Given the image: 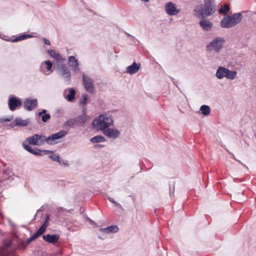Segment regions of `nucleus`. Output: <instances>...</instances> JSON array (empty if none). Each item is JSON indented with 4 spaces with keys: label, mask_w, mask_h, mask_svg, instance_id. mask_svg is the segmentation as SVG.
Returning a JSON list of instances; mask_svg holds the SVG:
<instances>
[{
    "label": "nucleus",
    "mask_w": 256,
    "mask_h": 256,
    "mask_svg": "<svg viewBox=\"0 0 256 256\" xmlns=\"http://www.w3.org/2000/svg\"><path fill=\"white\" fill-rule=\"evenodd\" d=\"M216 11V5L214 0H204V3L194 10L196 16L202 18L210 16Z\"/></svg>",
    "instance_id": "1"
},
{
    "label": "nucleus",
    "mask_w": 256,
    "mask_h": 256,
    "mask_svg": "<svg viewBox=\"0 0 256 256\" xmlns=\"http://www.w3.org/2000/svg\"><path fill=\"white\" fill-rule=\"evenodd\" d=\"M114 124L113 118L112 114L106 113L95 118L92 125L94 130L102 132Z\"/></svg>",
    "instance_id": "2"
},
{
    "label": "nucleus",
    "mask_w": 256,
    "mask_h": 256,
    "mask_svg": "<svg viewBox=\"0 0 256 256\" xmlns=\"http://www.w3.org/2000/svg\"><path fill=\"white\" fill-rule=\"evenodd\" d=\"M241 13H234L231 16H226L220 22V26L223 28H230L236 26L242 20Z\"/></svg>",
    "instance_id": "3"
},
{
    "label": "nucleus",
    "mask_w": 256,
    "mask_h": 256,
    "mask_svg": "<svg viewBox=\"0 0 256 256\" xmlns=\"http://www.w3.org/2000/svg\"><path fill=\"white\" fill-rule=\"evenodd\" d=\"M224 42V38L216 37L206 46V50L208 52H214L218 53L222 49Z\"/></svg>",
    "instance_id": "4"
},
{
    "label": "nucleus",
    "mask_w": 256,
    "mask_h": 256,
    "mask_svg": "<svg viewBox=\"0 0 256 256\" xmlns=\"http://www.w3.org/2000/svg\"><path fill=\"white\" fill-rule=\"evenodd\" d=\"M56 69L58 74L64 79L68 84H70L71 80V72L66 64L61 62H57Z\"/></svg>",
    "instance_id": "5"
},
{
    "label": "nucleus",
    "mask_w": 256,
    "mask_h": 256,
    "mask_svg": "<svg viewBox=\"0 0 256 256\" xmlns=\"http://www.w3.org/2000/svg\"><path fill=\"white\" fill-rule=\"evenodd\" d=\"M164 8L168 16H176L180 12V10L177 8L176 4L172 2H167L165 4Z\"/></svg>",
    "instance_id": "6"
},
{
    "label": "nucleus",
    "mask_w": 256,
    "mask_h": 256,
    "mask_svg": "<svg viewBox=\"0 0 256 256\" xmlns=\"http://www.w3.org/2000/svg\"><path fill=\"white\" fill-rule=\"evenodd\" d=\"M82 82L87 92L92 94L94 91V87L93 83V80L86 76L84 74H82Z\"/></svg>",
    "instance_id": "7"
},
{
    "label": "nucleus",
    "mask_w": 256,
    "mask_h": 256,
    "mask_svg": "<svg viewBox=\"0 0 256 256\" xmlns=\"http://www.w3.org/2000/svg\"><path fill=\"white\" fill-rule=\"evenodd\" d=\"M68 132L64 130H60L57 133L52 134L46 138V142L48 144H56V140L64 136Z\"/></svg>",
    "instance_id": "8"
},
{
    "label": "nucleus",
    "mask_w": 256,
    "mask_h": 256,
    "mask_svg": "<svg viewBox=\"0 0 256 256\" xmlns=\"http://www.w3.org/2000/svg\"><path fill=\"white\" fill-rule=\"evenodd\" d=\"M23 146L25 150L36 156H42L52 152L48 150H40L36 148H32L31 146L28 144H23Z\"/></svg>",
    "instance_id": "9"
},
{
    "label": "nucleus",
    "mask_w": 256,
    "mask_h": 256,
    "mask_svg": "<svg viewBox=\"0 0 256 256\" xmlns=\"http://www.w3.org/2000/svg\"><path fill=\"white\" fill-rule=\"evenodd\" d=\"M22 104L20 98L14 96H10L8 98V105L10 110L12 111L15 110L18 106Z\"/></svg>",
    "instance_id": "10"
},
{
    "label": "nucleus",
    "mask_w": 256,
    "mask_h": 256,
    "mask_svg": "<svg viewBox=\"0 0 256 256\" xmlns=\"http://www.w3.org/2000/svg\"><path fill=\"white\" fill-rule=\"evenodd\" d=\"M38 102L36 99L26 98L24 102V108L28 111H31L38 106Z\"/></svg>",
    "instance_id": "11"
},
{
    "label": "nucleus",
    "mask_w": 256,
    "mask_h": 256,
    "mask_svg": "<svg viewBox=\"0 0 256 256\" xmlns=\"http://www.w3.org/2000/svg\"><path fill=\"white\" fill-rule=\"evenodd\" d=\"M102 132L106 136L114 140L118 138L120 134V132L117 129L110 128L109 127Z\"/></svg>",
    "instance_id": "12"
},
{
    "label": "nucleus",
    "mask_w": 256,
    "mask_h": 256,
    "mask_svg": "<svg viewBox=\"0 0 256 256\" xmlns=\"http://www.w3.org/2000/svg\"><path fill=\"white\" fill-rule=\"evenodd\" d=\"M68 65L71 68V70L75 73L80 71L78 61L74 56H70L68 58Z\"/></svg>",
    "instance_id": "13"
},
{
    "label": "nucleus",
    "mask_w": 256,
    "mask_h": 256,
    "mask_svg": "<svg viewBox=\"0 0 256 256\" xmlns=\"http://www.w3.org/2000/svg\"><path fill=\"white\" fill-rule=\"evenodd\" d=\"M140 64L134 62L130 66H128L126 69V72L132 75L136 74L140 69Z\"/></svg>",
    "instance_id": "14"
},
{
    "label": "nucleus",
    "mask_w": 256,
    "mask_h": 256,
    "mask_svg": "<svg viewBox=\"0 0 256 256\" xmlns=\"http://www.w3.org/2000/svg\"><path fill=\"white\" fill-rule=\"evenodd\" d=\"M42 238L46 242L54 244L57 242L60 236L58 234H47L42 236Z\"/></svg>",
    "instance_id": "15"
},
{
    "label": "nucleus",
    "mask_w": 256,
    "mask_h": 256,
    "mask_svg": "<svg viewBox=\"0 0 256 256\" xmlns=\"http://www.w3.org/2000/svg\"><path fill=\"white\" fill-rule=\"evenodd\" d=\"M199 24L204 31L210 30L212 27V23L208 20H204L200 22Z\"/></svg>",
    "instance_id": "16"
},
{
    "label": "nucleus",
    "mask_w": 256,
    "mask_h": 256,
    "mask_svg": "<svg viewBox=\"0 0 256 256\" xmlns=\"http://www.w3.org/2000/svg\"><path fill=\"white\" fill-rule=\"evenodd\" d=\"M119 228L117 226L112 225L106 228H101L100 229V230L104 233L110 234L117 232Z\"/></svg>",
    "instance_id": "17"
},
{
    "label": "nucleus",
    "mask_w": 256,
    "mask_h": 256,
    "mask_svg": "<svg viewBox=\"0 0 256 256\" xmlns=\"http://www.w3.org/2000/svg\"><path fill=\"white\" fill-rule=\"evenodd\" d=\"M227 69V68L221 66L218 67L216 74V78L218 79H222L224 77L226 78Z\"/></svg>",
    "instance_id": "18"
},
{
    "label": "nucleus",
    "mask_w": 256,
    "mask_h": 256,
    "mask_svg": "<svg viewBox=\"0 0 256 256\" xmlns=\"http://www.w3.org/2000/svg\"><path fill=\"white\" fill-rule=\"evenodd\" d=\"M16 125L19 126H25L30 123V120L28 118L26 120H22L20 118H16L14 120Z\"/></svg>",
    "instance_id": "19"
},
{
    "label": "nucleus",
    "mask_w": 256,
    "mask_h": 256,
    "mask_svg": "<svg viewBox=\"0 0 256 256\" xmlns=\"http://www.w3.org/2000/svg\"><path fill=\"white\" fill-rule=\"evenodd\" d=\"M38 136H39V134H34L32 136L28 137L26 138V140L28 144H30L38 146V143L36 140L38 138H38Z\"/></svg>",
    "instance_id": "20"
},
{
    "label": "nucleus",
    "mask_w": 256,
    "mask_h": 256,
    "mask_svg": "<svg viewBox=\"0 0 256 256\" xmlns=\"http://www.w3.org/2000/svg\"><path fill=\"white\" fill-rule=\"evenodd\" d=\"M48 52L50 56L54 58L56 60L60 62V60H62L61 55L60 54L56 53L55 50H48Z\"/></svg>",
    "instance_id": "21"
},
{
    "label": "nucleus",
    "mask_w": 256,
    "mask_h": 256,
    "mask_svg": "<svg viewBox=\"0 0 256 256\" xmlns=\"http://www.w3.org/2000/svg\"><path fill=\"white\" fill-rule=\"evenodd\" d=\"M106 140V138L101 135L96 136L90 140V142L94 144L104 142Z\"/></svg>",
    "instance_id": "22"
},
{
    "label": "nucleus",
    "mask_w": 256,
    "mask_h": 256,
    "mask_svg": "<svg viewBox=\"0 0 256 256\" xmlns=\"http://www.w3.org/2000/svg\"><path fill=\"white\" fill-rule=\"evenodd\" d=\"M43 234L38 230L31 236H30L27 240L26 242L28 244H29L32 242L34 240L40 236L42 235Z\"/></svg>",
    "instance_id": "23"
},
{
    "label": "nucleus",
    "mask_w": 256,
    "mask_h": 256,
    "mask_svg": "<svg viewBox=\"0 0 256 256\" xmlns=\"http://www.w3.org/2000/svg\"><path fill=\"white\" fill-rule=\"evenodd\" d=\"M43 234L38 230L31 236H30L27 240L26 242L28 244H29L32 242L34 240L40 236L42 235Z\"/></svg>",
    "instance_id": "24"
},
{
    "label": "nucleus",
    "mask_w": 256,
    "mask_h": 256,
    "mask_svg": "<svg viewBox=\"0 0 256 256\" xmlns=\"http://www.w3.org/2000/svg\"><path fill=\"white\" fill-rule=\"evenodd\" d=\"M43 234L38 230L31 236H30L27 240L26 242L28 244H29L32 242L34 240L40 236L42 235Z\"/></svg>",
    "instance_id": "25"
},
{
    "label": "nucleus",
    "mask_w": 256,
    "mask_h": 256,
    "mask_svg": "<svg viewBox=\"0 0 256 256\" xmlns=\"http://www.w3.org/2000/svg\"><path fill=\"white\" fill-rule=\"evenodd\" d=\"M28 245L26 242H25L22 240H19L17 242V247L16 249H19L21 250H24L26 249V246Z\"/></svg>",
    "instance_id": "26"
},
{
    "label": "nucleus",
    "mask_w": 256,
    "mask_h": 256,
    "mask_svg": "<svg viewBox=\"0 0 256 256\" xmlns=\"http://www.w3.org/2000/svg\"><path fill=\"white\" fill-rule=\"evenodd\" d=\"M75 124H76L74 118H72L67 120L64 124V127L65 128H72Z\"/></svg>",
    "instance_id": "27"
},
{
    "label": "nucleus",
    "mask_w": 256,
    "mask_h": 256,
    "mask_svg": "<svg viewBox=\"0 0 256 256\" xmlns=\"http://www.w3.org/2000/svg\"><path fill=\"white\" fill-rule=\"evenodd\" d=\"M202 114L206 116H208L210 112V108L208 105H202L200 108Z\"/></svg>",
    "instance_id": "28"
},
{
    "label": "nucleus",
    "mask_w": 256,
    "mask_h": 256,
    "mask_svg": "<svg viewBox=\"0 0 256 256\" xmlns=\"http://www.w3.org/2000/svg\"><path fill=\"white\" fill-rule=\"evenodd\" d=\"M69 92L70 94L66 96V98L68 102H72L74 99L76 90L73 88H70L69 89Z\"/></svg>",
    "instance_id": "29"
},
{
    "label": "nucleus",
    "mask_w": 256,
    "mask_h": 256,
    "mask_svg": "<svg viewBox=\"0 0 256 256\" xmlns=\"http://www.w3.org/2000/svg\"><path fill=\"white\" fill-rule=\"evenodd\" d=\"M236 71H230L229 69H227L226 78L229 80H234L236 76Z\"/></svg>",
    "instance_id": "30"
},
{
    "label": "nucleus",
    "mask_w": 256,
    "mask_h": 256,
    "mask_svg": "<svg viewBox=\"0 0 256 256\" xmlns=\"http://www.w3.org/2000/svg\"><path fill=\"white\" fill-rule=\"evenodd\" d=\"M230 10L229 6L228 4H224L218 10V12L220 14H226Z\"/></svg>",
    "instance_id": "31"
},
{
    "label": "nucleus",
    "mask_w": 256,
    "mask_h": 256,
    "mask_svg": "<svg viewBox=\"0 0 256 256\" xmlns=\"http://www.w3.org/2000/svg\"><path fill=\"white\" fill-rule=\"evenodd\" d=\"M76 124H84L85 123L86 119L84 116L80 115L74 118Z\"/></svg>",
    "instance_id": "32"
},
{
    "label": "nucleus",
    "mask_w": 256,
    "mask_h": 256,
    "mask_svg": "<svg viewBox=\"0 0 256 256\" xmlns=\"http://www.w3.org/2000/svg\"><path fill=\"white\" fill-rule=\"evenodd\" d=\"M37 142L38 143V146H41L46 142V137L44 136L39 135V136L37 138Z\"/></svg>",
    "instance_id": "33"
},
{
    "label": "nucleus",
    "mask_w": 256,
    "mask_h": 256,
    "mask_svg": "<svg viewBox=\"0 0 256 256\" xmlns=\"http://www.w3.org/2000/svg\"><path fill=\"white\" fill-rule=\"evenodd\" d=\"M50 158L53 161H56L58 162L59 164H61V160H60V156L58 154H53L49 156Z\"/></svg>",
    "instance_id": "34"
},
{
    "label": "nucleus",
    "mask_w": 256,
    "mask_h": 256,
    "mask_svg": "<svg viewBox=\"0 0 256 256\" xmlns=\"http://www.w3.org/2000/svg\"><path fill=\"white\" fill-rule=\"evenodd\" d=\"M49 222L44 221L43 224L39 228L38 230L44 234L48 226Z\"/></svg>",
    "instance_id": "35"
},
{
    "label": "nucleus",
    "mask_w": 256,
    "mask_h": 256,
    "mask_svg": "<svg viewBox=\"0 0 256 256\" xmlns=\"http://www.w3.org/2000/svg\"><path fill=\"white\" fill-rule=\"evenodd\" d=\"M88 101V95L86 94L82 95V99L80 100V104L86 106L87 104Z\"/></svg>",
    "instance_id": "36"
},
{
    "label": "nucleus",
    "mask_w": 256,
    "mask_h": 256,
    "mask_svg": "<svg viewBox=\"0 0 256 256\" xmlns=\"http://www.w3.org/2000/svg\"><path fill=\"white\" fill-rule=\"evenodd\" d=\"M26 38V34L21 35L20 36H17L15 38L12 40V42H17L19 40H24Z\"/></svg>",
    "instance_id": "37"
},
{
    "label": "nucleus",
    "mask_w": 256,
    "mask_h": 256,
    "mask_svg": "<svg viewBox=\"0 0 256 256\" xmlns=\"http://www.w3.org/2000/svg\"><path fill=\"white\" fill-rule=\"evenodd\" d=\"M107 198L110 202L113 203L116 206L118 207L119 208H122V206L120 205V204L115 201L113 198L109 196H108Z\"/></svg>",
    "instance_id": "38"
},
{
    "label": "nucleus",
    "mask_w": 256,
    "mask_h": 256,
    "mask_svg": "<svg viewBox=\"0 0 256 256\" xmlns=\"http://www.w3.org/2000/svg\"><path fill=\"white\" fill-rule=\"evenodd\" d=\"M44 64L46 66V69L48 70H50L51 72H52V62L50 60H46L44 62Z\"/></svg>",
    "instance_id": "39"
},
{
    "label": "nucleus",
    "mask_w": 256,
    "mask_h": 256,
    "mask_svg": "<svg viewBox=\"0 0 256 256\" xmlns=\"http://www.w3.org/2000/svg\"><path fill=\"white\" fill-rule=\"evenodd\" d=\"M50 116L48 114H44V115L42 116V120L44 122H48V120H50Z\"/></svg>",
    "instance_id": "40"
},
{
    "label": "nucleus",
    "mask_w": 256,
    "mask_h": 256,
    "mask_svg": "<svg viewBox=\"0 0 256 256\" xmlns=\"http://www.w3.org/2000/svg\"><path fill=\"white\" fill-rule=\"evenodd\" d=\"M12 244V242L10 240H5L4 241V248H8L9 246H11Z\"/></svg>",
    "instance_id": "41"
},
{
    "label": "nucleus",
    "mask_w": 256,
    "mask_h": 256,
    "mask_svg": "<svg viewBox=\"0 0 256 256\" xmlns=\"http://www.w3.org/2000/svg\"><path fill=\"white\" fill-rule=\"evenodd\" d=\"M12 118H0V122H10L12 120Z\"/></svg>",
    "instance_id": "42"
},
{
    "label": "nucleus",
    "mask_w": 256,
    "mask_h": 256,
    "mask_svg": "<svg viewBox=\"0 0 256 256\" xmlns=\"http://www.w3.org/2000/svg\"><path fill=\"white\" fill-rule=\"evenodd\" d=\"M46 112L47 111L46 110L44 109L41 112H38V115L39 116H42L44 114H46Z\"/></svg>",
    "instance_id": "43"
},
{
    "label": "nucleus",
    "mask_w": 256,
    "mask_h": 256,
    "mask_svg": "<svg viewBox=\"0 0 256 256\" xmlns=\"http://www.w3.org/2000/svg\"><path fill=\"white\" fill-rule=\"evenodd\" d=\"M43 40H44V43L46 44V45H50V41L46 39V38H43Z\"/></svg>",
    "instance_id": "44"
},
{
    "label": "nucleus",
    "mask_w": 256,
    "mask_h": 256,
    "mask_svg": "<svg viewBox=\"0 0 256 256\" xmlns=\"http://www.w3.org/2000/svg\"><path fill=\"white\" fill-rule=\"evenodd\" d=\"M0 256H5L4 250L0 248Z\"/></svg>",
    "instance_id": "45"
},
{
    "label": "nucleus",
    "mask_w": 256,
    "mask_h": 256,
    "mask_svg": "<svg viewBox=\"0 0 256 256\" xmlns=\"http://www.w3.org/2000/svg\"><path fill=\"white\" fill-rule=\"evenodd\" d=\"M57 210H58V212L60 213L61 212H62L64 210V209L60 207V208H58Z\"/></svg>",
    "instance_id": "46"
},
{
    "label": "nucleus",
    "mask_w": 256,
    "mask_h": 256,
    "mask_svg": "<svg viewBox=\"0 0 256 256\" xmlns=\"http://www.w3.org/2000/svg\"><path fill=\"white\" fill-rule=\"evenodd\" d=\"M104 147V146L102 145V144H96L94 146V148H102Z\"/></svg>",
    "instance_id": "47"
},
{
    "label": "nucleus",
    "mask_w": 256,
    "mask_h": 256,
    "mask_svg": "<svg viewBox=\"0 0 256 256\" xmlns=\"http://www.w3.org/2000/svg\"><path fill=\"white\" fill-rule=\"evenodd\" d=\"M62 164L64 166H68V162H64V160H61V164Z\"/></svg>",
    "instance_id": "48"
},
{
    "label": "nucleus",
    "mask_w": 256,
    "mask_h": 256,
    "mask_svg": "<svg viewBox=\"0 0 256 256\" xmlns=\"http://www.w3.org/2000/svg\"><path fill=\"white\" fill-rule=\"evenodd\" d=\"M236 160L238 162L242 165L244 167H245V168H248V167L244 164L240 160H238L237 159H236Z\"/></svg>",
    "instance_id": "49"
},
{
    "label": "nucleus",
    "mask_w": 256,
    "mask_h": 256,
    "mask_svg": "<svg viewBox=\"0 0 256 256\" xmlns=\"http://www.w3.org/2000/svg\"><path fill=\"white\" fill-rule=\"evenodd\" d=\"M45 221L49 222L50 221V216L49 214H46L45 217Z\"/></svg>",
    "instance_id": "50"
},
{
    "label": "nucleus",
    "mask_w": 256,
    "mask_h": 256,
    "mask_svg": "<svg viewBox=\"0 0 256 256\" xmlns=\"http://www.w3.org/2000/svg\"><path fill=\"white\" fill-rule=\"evenodd\" d=\"M26 38H32L34 36L32 35V34H26Z\"/></svg>",
    "instance_id": "51"
},
{
    "label": "nucleus",
    "mask_w": 256,
    "mask_h": 256,
    "mask_svg": "<svg viewBox=\"0 0 256 256\" xmlns=\"http://www.w3.org/2000/svg\"><path fill=\"white\" fill-rule=\"evenodd\" d=\"M125 33L126 34V35H127L128 36H130V37L134 38V36H133L132 35H131V34H128V33H127V32H125Z\"/></svg>",
    "instance_id": "52"
},
{
    "label": "nucleus",
    "mask_w": 256,
    "mask_h": 256,
    "mask_svg": "<svg viewBox=\"0 0 256 256\" xmlns=\"http://www.w3.org/2000/svg\"><path fill=\"white\" fill-rule=\"evenodd\" d=\"M42 67H43V64H41V66H40V71H41L42 72H42Z\"/></svg>",
    "instance_id": "53"
},
{
    "label": "nucleus",
    "mask_w": 256,
    "mask_h": 256,
    "mask_svg": "<svg viewBox=\"0 0 256 256\" xmlns=\"http://www.w3.org/2000/svg\"><path fill=\"white\" fill-rule=\"evenodd\" d=\"M141 1L144 2H148L150 0H140Z\"/></svg>",
    "instance_id": "54"
},
{
    "label": "nucleus",
    "mask_w": 256,
    "mask_h": 256,
    "mask_svg": "<svg viewBox=\"0 0 256 256\" xmlns=\"http://www.w3.org/2000/svg\"><path fill=\"white\" fill-rule=\"evenodd\" d=\"M228 153H229V154H230V156H232L234 154H233V153H232V152H228Z\"/></svg>",
    "instance_id": "55"
},
{
    "label": "nucleus",
    "mask_w": 256,
    "mask_h": 256,
    "mask_svg": "<svg viewBox=\"0 0 256 256\" xmlns=\"http://www.w3.org/2000/svg\"><path fill=\"white\" fill-rule=\"evenodd\" d=\"M232 157L234 158V160H236V157L234 156V154H233V155L232 156Z\"/></svg>",
    "instance_id": "56"
},
{
    "label": "nucleus",
    "mask_w": 256,
    "mask_h": 256,
    "mask_svg": "<svg viewBox=\"0 0 256 256\" xmlns=\"http://www.w3.org/2000/svg\"><path fill=\"white\" fill-rule=\"evenodd\" d=\"M226 151L228 152H230L228 149L226 150Z\"/></svg>",
    "instance_id": "57"
}]
</instances>
